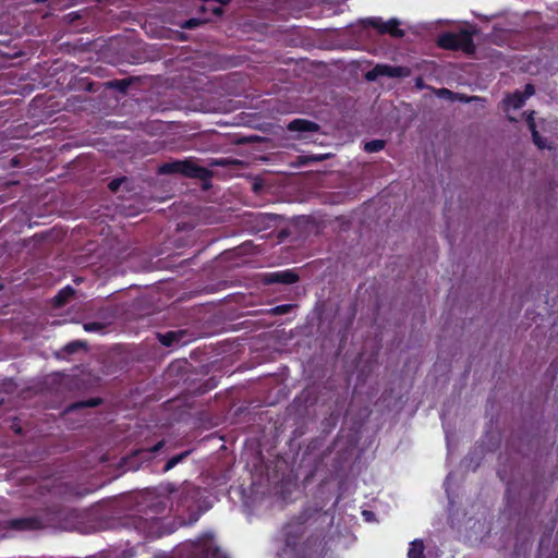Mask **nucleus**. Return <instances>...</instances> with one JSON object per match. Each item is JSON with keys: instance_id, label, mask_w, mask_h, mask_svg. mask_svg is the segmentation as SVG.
Wrapping results in <instances>:
<instances>
[{"instance_id": "1", "label": "nucleus", "mask_w": 558, "mask_h": 558, "mask_svg": "<svg viewBox=\"0 0 558 558\" xmlns=\"http://www.w3.org/2000/svg\"><path fill=\"white\" fill-rule=\"evenodd\" d=\"M438 45L446 49H462L466 52L472 51L471 35L466 32L459 34L446 33L439 36Z\"/></svg>"}, {"instance_id": "2", "label": "nucleus", "mask_w": 558, "mask_h": 558, "mask_svg": "<svg viewBox=\"0 0 558 558\" xmlns=\"http://www.w3.org/2000/svg\"><path fill=\"white\" fill-rule=\"evenodd\" d=\"M159 170L161 173H181L191 178H198L204 171L202 168L187 160L165 163Z\"/></svg>"}, {"instance_id": "3", "label": "nucleus", "mask_w": 558, "mask_h": 558, "mask_svg": "<svg viewBox=\"0 0 558 558\" xmlns=\"http://www.w3.org/2000/svg\"><path fill=\"white\" fill-rule=\"evenodd\" d=\"M411 74V70L407 66H392L388 64H377L365 75L367 81H375L380 76L388 77H407Z\"/></svg>"}, {"instance_id": "4", "label": "nucleus", "mask_w": 558, "mask_h": 558, "mask_svg": "<svg viewBox=\"0 0 558 558\" xmlns=\"http://www.w3.org/2000/svg\"><path fill=\"white\" fill-rule=\"evenodd\" d=\"M294 554H296L299 558H322L323 545L322 543H317L313 547H302L296 549L294 546H292L290 541L287 539V545L282 555H284L287 558H290Z\"/></svg>"}, {"instance_id": "5", "label": "nucleus", "mask_w": 558, "mask_h": 558, "mask_svg": "<svg viewBox=\"0 0 558 558\" xmlns=\"http://www.w3.org/2000/svg\"><path fill=\"white\" fill-rule=\"evenodd\" d=\"M368 24L377 28L380 33H387L393 37H402L403 31L399 28L400 22L397 19L383 21L381 19H369Z\"/></svg>"}, {"instance_id": "6", "label": "nucleus", "mask_w": 558, "mask_h": 558, "mask_svg": "<svg viewBox=\"0 0 558 558\" xmlns=\"http://www.w3.org/2000/svg\"><path fill=\"white\" fill-rule=\"evenodd\" d=\"M194 553L202 555L203 558H228L222 554L218 547L215 546L211 539H205L195 545Z\"/></svg>"}, {"instance_id": "7", "label": "nucleus", "mask_w": 558, "mask_h": 558, "mask_svg": "<svg viewBox=\"0 0 558 558\" xmlns=\"http://www.w3.org/2000/svg\"><path fill=\"white\" fill-rule=\"evenodd\" d=\"M269 282H281V283H292L298 280V276L290 270L286 271H277L269 275L267 278Z\"/></svg>"}, {"instance_id": "8", "label": "nucleus", "mask_w": 558, "mask_h": 558, "mask_svg": "<svg viewBox=\"0 0 558 558\" xmlns=\"http://www.w3.org/2000/svg\"><path fill=\"white\" fill-rule=\"evenodd\" d=\"M289 130L300 132L316 131L317 124L306 120L296 119L289 124Z\"/></svg>"}, {"instance_id": "9", "label": "nucleus", "mask_w": 558, "mask_h": 558, "mask_svg": "<svg viewBox=\"0 0 558 558\" xmlns=\"http://www.w3.org/2000/svg\"><path fill=\"white\" fill-rule=\"evenodd\" d=\"M524 102L525 97L521 93H514L505 99L506 110L508 111L510 108L519 109L524 105Z\"/></svg>"}, {"instance_id": "10", "label": "nucleus", "mask_w": 558, "mask_h": 558, "mask_svg": "<svg viewBox=\"0 0 558 558\" xmlns=\"http://www.w3.org/2000/svg\"><path fill=\"white\" fill-rule=\"evenodd\" d=\"M408 558H424V544L421 539L410 543Z\"/></svg>"}, {"instance_id": "11", "label": "nucleus", "mask_w": 558, "mask_h": 558, "mask_svg": "<svg viewBox=\"0 0 558 558\" xmlns=\"http://www.w3.org/2000/svg\"><path fill=\"white\" fill-rule=\"evenodd\" d=\"M207 3L204 7V10L211 11L215 15H220L222 13L221 7L229 3L230 0H203Z\"/></svg>"}, {"instance_id": "12", "label": "nucleus", "mask_w": 558, "mask_h": 558, "mask_svg": "<svg viewBox=\"0 0 558 558\" xmlns=\"http://www.w3.org/2000/svg\"><path fill=\"white\" fill-rule=\"evenodd\" d=\"M527 123H529V128L532 132L533 141H534L535 145H537L539 148H546L547 147L546 143L543 141V138L538 135V133L536 131V126H535L532 113L529 114V117H527Z\"/></svg>"}, {"instance_id": "13", "label": "nucleus", "mask_w": 558, "mask_h": 558, "mask_svg": "<svg viewBox=\"0 0 558 558\" xmlns=\"http://www.w3.org/2000/svg\"><path fill=\"white\" fill-rule=\"evenodd\" d=\"M437 97L449 99V100H460V101H469V98H465L462 95L453 94L451 90L447 88H439L436 92Z\"/></svg>"}, {"instance_id": "14", "label": "nucleus", "mask_w": 558, "mask_h": 558, "mask_svg": "<svg viewBox=\"0 0 558 558\" xmlns=\"http://www.w3.org/2000/svg\"><path fill=\"white\" fill-rule=\"evenodd\" d=\"M180 335L174 331L167 332L165 335H159L160 342L166 347H172L179 344Z\"/></svg>"}, {"instance_id": "15", "label": "nucleus", "mask_w": 558, "mask_h": 558, "mask_svg": "<svg viewBox=\"0 0 558 558\" xmlns=\"http://www.w3.org/2000/svg\"><path fill=\"white\" fill-rule=\"evenodd\" d=\"M73 295V289L71 287L63 288L56 296H54V303L58 306L63 305L68 302L70 298Z\"/></svg>"}, {"instance_id": "16", "label": "nucleus", "mask_w": 558, "mask_h": 558, "mask_svg": "<svg viewBox=\"0 0 558 558\" xmlns=\"http://www.w3.org/2000/svg\"><path fill=\"white\" fill-rule=\"evenodd\" d=\"M385 146V142L381 140H374L365 143L364 150L367 153H377L381 150Z\"/></svg>"}, {"instance_id": "17", "label": "nucleus", "mask_w": 558, "mask_h": 558, "mask_svg": "<svg viewBox=\"0 0 558 558\" xmlns=\"http://www.w3.org/2000/svg\"><path fill=\"white\" fill-rule=\"evenodd\" d=\"M189 454V451H185L183 453H180L178 456L172 457L167 464L165 465V472L170 471L172 468H174L178 463L183 461V459Z\"/></svg>"}, {"instance_id": "18", "label": "nucleus", "mask_w": 558, "mask_h": 558, "mask_svg": "<svg viewBox=\"0 0 558 558\" xmlns=\"http://www.w3.org/2000/svg\"><path fill=\"white\" fill-rule=\"evenodd\" d=\"M534 94V87L532 85H526L525 87V93L522 94L525 99L529 98L530 96H532Z\"/></svg>"}, {"instance_id": "19", "label": "nucleus", "mask_w": 558, "mask_h": 558, "mask_svg": "<svg viewBox=\"0 0 558 558\" xmlns=\"http://www.w3.org/2000/svg\"><path fill=\"white\" fill-rule=\"evenodd\" d=\"M84 328L86 331H95L99 329V326L97 324H86Z\"/></svg>"}, {"instance_id": "20", "label": "nucleus", "mask_w": 558, "mask_h": 558, "mask_svg": "<svg viewBox=\"0 0 558 558\" xmlns=\"http://www.w3.org/2000/svg\"><path fill=\"white\" fill-rule=\"evenodd\" d=\"M122 180H113L109 183V187L111 191H117Z\"/></svg>"}, {"instance_id": "21", "label": "nucleus", "mask_w": 558, "mask_h": 558, "mask_svg": "<svg viewBox=\"0 0 558 558\" xmlns=\"http://www.w3.org/2000/svg\"><path fill=\"white\" fill-rule=\"evenodd\" d=\"M197 24H198L197 20L192 19V20L186 22L185 27L192 28V27L196 26Z\"/></svg>"}, {"instance_id": "22", "label": "nucleus", "mask_w": 558, "mask_h": 558, "mask_svg": "<svg viewBox=\"0 0 558 558\" xmlns=\"http://www.w3.org/2000/svg\"><path fill=\"white\" fill-rule=\"evenodd\" d=\"M363 515L367 521L372 520L373 513L371 511H363Z\"/></svg>"}, {"instance_id": "23", "label": "nucleus", "mask_w": 558, "mask_h": 558, "mask_svg": "<svg viewBox=\"0 0 558 558\" xmlns=\"http://www.w3.org/2000/svg\"><path fill=\"white\" fill-rule=\"evenodd\" d=\"M163 446V441H159L155 447L151 448V451H158Z\"/></svg>"}, {"instance_id": "24", "label": "nucleus", "mask_w": 558, "mask_h": 558, "mask_svg": "<svg viewBox=\"0 0 558 558\" xmlns=\"http://www.w3.org/2000/svg\"><path fill=\"white\" fill-rule=\"evenodd\" d=\"M416 86H417L418 88H422V87H423V81H422V78H417V80H416Z\"/></svg>"}, {"instance_id": "25", "label": "nucleus", "mask_w": 558, "mask_h": 558, "mask_svg": "<svg viewBox=\"0 0 558 558\" xmlns=\"http://www.w3.org/2000/svg\"><path fill=\"white\" fill-rule=\"evenodd\" d=\"M74 345H75V344H69V345H68V349H69L70 351H73V347H74Z\"/></svg>"}]
</instances>
